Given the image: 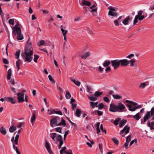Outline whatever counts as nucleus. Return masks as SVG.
Masks as SVG:
<instances>
[{
  "instance_id": "nucleus-4",
  "label": "nucleus",
  "mask_w": 154,
  "mask_h": 154,
  "mask_svg": "<svg viewBox=\"0 0 154 154\" xmlns=\"http://www.w3.org/2000/svg\"><path fill=\"white\" fill-rule=\"evenodd\" d=\"M108 9L109 10L108 12V15L113 17H116L118 16V14L117 11L118 8L112 6H109L108 8Z\"/></svg>"
},
{
  "instance_id": "nucleus-60",
  "label": "nucleus",
  "mask_w": 154,
  "mask_h": 154,
  "mask_svg": "<svg viewBox=\"0 0 154 154\" xmlns=\"http://www.w3.org/2000/svg\"><path fill=\"white\" fill-rule=\"evenodd\" d=\"M97 113L99 116H101L103 114V112L99 110H97Z\"/></svg>"
},
{
  "instance_id": "nucleus-17",
  "label": "nucleus",
  "mask_w": 154,
  "mask_h": 154,
  "mask_svg": "<svg viewBox=\"0 0 154 154\" xmlns=\"http://www.w3.org/2000/svg\"><path fill=\"white\" fill-rule=\"evenodd\" d=\"M125 102L126 103H128L127 104H129V105H131V106L132 105L134 106H135L137 105V103L128 100H125Z\"/></svg>"
},
{
  "instance_id": "nucleus-56",
  "label": "nucleus",
  "mask_w": 154,
  "mask_h": 154,
  "mask_svg": "<svg viewBox=\"0 0 154 154\" xmlns=\"http://www.w3.org/2000/svg\"><path fill=\"white\" fill-rule=\"evenodd\" d=\"M54 113L56 114H59L60 115H63L62 112L60 111H54Z\"/></svg>"
},
{
  "instance_id": "nucleus-59",
  "label": "nucleus",
  "mask_w": 154,
  "mask_h": 154,
  "mask_svg": "<svg viewBox=\"0 0 154 154\" xmlns=\"http://www.w3.org/2000/svg\"><path fill=\"white\" fill-rule=\"evenodd\" d=\"M87 30L89 34L91 35L93 34V32H92V31H91V29L89 27H87Z\"/></svg>"
},
{
  "instance_id": "nucleus-3",
  "label": "nucleus",
  "mask_w": 154,
  "mask_h": 154,
  "mask_svg": "<svg viewBox=\"0 0 154 154\" xmlns=\"http://www.w3.org/2000/svg\"><path fill=\"white\" fill-rule=\"evenodd\" d=\"M154 107H152L151 110L150 111H147L146 113L145 116L143 118L144 122H146L149 120L152 116L153 117L151 119L152 121L154 120Z\"/></svg>"
},
{
  "instance_id": "nucleus-15",
  "label": "nucleus",
  "mask_w": 154,
  "mask_h": 154,
  "mask_svg": "<svg viewBox=\"0 0 154 154\" xmlns=\"http://www.w3.org/2000/svg\"><path fill=\"white\" fill-rule=\"evenodd\" d=\"M90 56V53L89 51L86 52L84 54H82L81 56V58L83 59H85L87 58Z\"/></svg>"
},
{
  "instance_id": "nucleus-38",
  "label": "nucleus",
  "mask_w": 154,
  "mask_h": 154,
  "mask_svg": "<svg viewBox=\"0 0 154 154\" xmlns=\"http://www.w3.org/2000/svg\"><path fill=\"white\" fill-rule=\"evenodd\" d=\"M112 96L113 97L116 99H119L121 98H122V97L120 96L119 95L116 94V95H114V94H112Z\"/></svg>"
},
{
  "instance_id": "nucleus-30",
  "label": "nucleus",
  "mask_w": 154,
  "mask_h": 154,
  "mask_svg": "<svg viewBox=\"0 0 154 154\" xmlns=\"http://www.w3.org/2000/svg\"><path fill=\"white\" fill-rule=\"evenodd\" d=\"M140 114L139 112L137 113L135 115L133 116V117L137 120H139L141 118V117L139 116Z\"/></svg>"
},
{
  "instance_id": "nucleus-32",
  "label": "nucleus",
  "mask_w": 154,
  "mask_h": 154,
  "mask_svg": "<svg viewBox=\"0 0 154 154\" xmlns=\"http://www.w3.org/2000/svg\"><path fill=\"white\" fill-rule=\"evenodd\" d=\"M125 128V130H124L125 131V134H127L128 133L129 131L130 128L129 127H128V125H127L125 126L124 128Z\"/></svg>"
},
{
  "instance_id": "nucleus-21",
  "label": "nucleus",
  "mask_w": 154,
  "mask_h": 154,
  "mask_svg": "<svg viewBox=\"0 0 154 154\" xmlns=\"http://www.w3.org/2000/svg\"><path fill=\"white\" fill-rule=\"evenodd\" d=\"M110 63L111 62L109 60H106L104 61L103 65L104 67H106L108 66Z\"/></svg>"
},
{
  "instance_id": "nucleus-6",
  "label": "nucleus",
  "mask_w": 154,
  "mask_h": 154,
  "mask_svg": "<svg viewBox=\"0 0 154 154\" xmlns=\"http://www.w3.org/2000/svg\"><path fill=\"white\" fill-rule=\"evenodd\" d=\"M112 66L113 67L114 69H116L120 66L119 60H116L111 61Z\"/></svg>"
},
{
  "instance_id": "nucleus-42",
  "label": "nucleus",
  "mask_w": 154,
  "mask_h": 154,
  "mask_svg": "<svg viewBox=\"0 0 154 154\" xmlns=\"http://www.w3.org/2000/svg\"><path fill=\"white\" fill-rule=\"evenodd\" d=\"M66 97L67 99H69L71 97V95L70 93L67 91H66Z\"/></svg>"
},
{
  "instance_id": "nucleus-14",
  "label": "nucleus",
  "mask_w": 154,
  "mask_h": 154,
  "mask_svg": "<svg viewBox=\"0 0 154 154\" xmlns=\"http://www.w3.org/2000/svg\"><path fill=\"white\" fill-rule=\"evenodd\" d=\"M5 100L8 102H10L12 104H14L16 103L15 100L11 97H5Z\"/></svg>"
},
{
  "instance_id": "nucleus-45",
  "label": "nucleus",
  "mask_w": 154,
  "mask_h": 154,
  "mask_svg": "<svg viewBox=\"0 0 154 154\" xmlns=\"http://www.w3.org/2000/svg\"><path fill=\"white\" fill-rule=\"evenodd\" d=\"M129 61V63H130L131 66H134V63L135 62V60L132 59L130 60Z\"/></svg>"
},
{
  "instance_id": "nucleus-51",
  "label": "nucleus",
  "mask_w": 154,
  "mask_h": 154,
  "mask_svg": "<svg viewBox=\"0 0 154 154\" xmlns=\"http://www.w3.org/2000/svg\"><path fill=\"white\" fill-rule=\"evenodd\" d=\"M62 128L60 127H57L55 128L56 131L60 133H61Z\"/></svg>"
},
{
  "instance_id": "nucleus-35",
  "label": "nucleus",
  "mask_w": 154,
  "mask_h": 154,
  "mask_svg": "<svg viewBox=\"0 0 154 154\" xmlns=\"http://www.w3.org/2000/svg\"><path fill=\"white\" fill-rule=\"evenodd\" d=\"M20 52V50H18V51H16V53L15 54V58L16 59H18L19 58Z\"/></svg>"
},
{
  "instance_id": "nucleus-44",
  "label": "nucleus",
  "mask_w": 154,
  "mask_h": 154,
  "mask_svg": "<svg viewBox=\"0 0 154 154\" xmlns=\"http://www.w3.org/2000/svg\"><path fill=\"white\" fill-rule=\"evenodd\" d=\"M97 107H98V109H101L103 108L104 105L103 103H101L99 104L98 106H97Z\"/></svg>"
},
{
  "instance_id": "nucleus-25",
  "label": "nucleus",
  "mask_w": 154,
  "mask_h": 154,
  "mask_svg": "<svg viewBox=\"0 0 154 154\" xmlns=\"http://www.w3.org/2000/svg\"><path fill=\"white\" fill-rule=\"evenodd\" d=\"M61 122H59L58 125L57 126H60V125H63L65 126L66 125V121H65L63 119V118H61Z\"/></svg>"
},
{
  "instance_id": "nucleus-29",
  "label": "nucleus",
  "mask_w": 154,
  "mask_h": 154,
  "mask_svg": "<svg viewBox=\"0 0 154 154\" xmlns=\"http://www.w3.org/2000/svg\"><path fill=\"white\" fill-rule=\"evenodd\" d=\"M0 132L3 135H5L6 133V130L3 127H2L0 129Z\"/></svg>"
},
{
  "instance_id": "nucleus-18",
  "label": "nucleus",
  "mask_w": 154,
  "mask_h": 154,
  "mask_svg": "<svg viewBox=\"0 0 154 154\" xmlns=\"http://www.w3.org/2000/svg\"><path fill=\"white\" fill-rule=\"evenodd\" d=\"M82 4L83 5H85L90 7L91 5V3L85 0H82Z\"/></svg>"
},
{
  "instance_id": "nucleus-40",
  "label": "nucleus",
  "mask_w": 154,
  "mask_h": 154,
  "mask_svg": "<svg viewBox=\"0 0 154 154\" xmlns=\"http://www.w3.org/2000/svg\"><path fill=\"white\" fill-rule=\"evenodd\" d=\"M119 21L117 20H116L114 21V23L116 26H118L119 25H122V24L121 23L119 24Z\"/></svg>"
},
{
  "instance_id": "nucleus-34",
  "label": "nucleus",
  "mask_w": 154,
  "mask_h": 154,
  "mask_svg": "<svg viewBox=\"0 0 154 154\" xmlns=\"http://www.w3.org/2000/svg\"><path fill=\"white\" fill-rule=\"evenodd\" d=\"M121 119L120 118L116 119L114 121V124L116 125H117L120 121Z\"/></svg>"
},
{
  "instance_id": "nucleus-22",
  "label": "nucleus",
  "mask_w": 154,
  "mask_h": 154,
  "mask_svg": "<svg viewBox=\"0 0 154 154\" xmlns=\"http://www.w3.org/2000/svg\"><path fill=\"white\" fill-rule=\"evenodd\" d=\"M70 80L77 86H79L80 85L81 83L79 81H76L75 80L71 78L70 79Z\"/></svg>"
},
{
  "instance_id": "nucleus-33",
  "label": "nucleus",
  "mask_w": 154,
  "mask_h": 154,
  "mask_svg": "<svg viewBox=\"0 0 154 154\" xmlns=\"http://www.w3.org/2000/svg\"><path fill=\"white\" fill-rule=\"evenodd\" d=\"M81 114V111L80 109H77L76 110L75 115L78 117H79Z\"/></svg>"
},
{
  "instance_id": "nucleus-39",
  "label": "nucleus",
  "mask_w": 154,
  "mask_h": 154,
  "mask_svg": "<svg viewBox=\"0 0 154 154\" xmlns=\"http://www.w3.org/2000/svg\"><path fill=\"white\" fill-rule=\"evenodd\" d=\"M57 140L58 142L62 140L63 137L60 134H58L57 137Z\"/></svg>"
},
{
  "instance_id": "nucleus-31",
  "label": "nucleus",
  "mask_w": 154,
  "mask_h": 154,
  "mask_svg": "<svg viewBox=\"0 0 154 154\" xmlns=\"http://www.w3.org/2000/svg\"><path fill=\"white\" fill-rule=\"evenodd\" d=\"M127 122L126 120L123 119L122 120L119 124V126L120 127H122Z\"/></svg>"
},
{
  "instance_id": "nucleus-41",
  "label": "nucleus",
  "mask_w": 154,
  "mask_h": 154,
  "mask_svg": "<svg viewBox=\"0 0 154 154\" xmlns=\"http://www.w3.org/2000/svg\"><path fill=\"white\" fill-rule=\"evenodd\" d=\"M143 13V11L142 10L139 11H137L138 15H136L135 16L138 18L140 16L142 15Z\"/></svg>"
},
{
  "instance_id": "nucleus-24",
  "label": "nucleus",
  "mask_w": 154,
  "mask_h": 154,
  "mask_svg": "<svg viewBox=\"0 0 154 154\" xmlns=\"http://www.w3.org/2000/svg\"><path fill=\"white\" fill-rule=\"evenodd\" d=\"M17 128L15 126L13 125L9 128V131L10 133H13L16 130Z\"/></svg>"
},
{
  "instance_id": "nucleus-48",
  "label": "nucleus",
  "mask_w": 154,
  "mask_h": 154,
  "mask_svg": "<svg viewBox=\"0 0 154 154\" xmlns=\"http://www.w3.org/2000/svg\"><path fill=\"white\" fill-rule=\"evenodd\" d=\"M8 23L9 24L12 25H14V19H9L8 20Z\"/></svg>"
},
{
  "instance_id": "nucleus-5",
  "label": "nucleus",
  "mask_w": 154,
  "mask_h": 154,
  "mask_svg": "<svg viewBox=\"0 0 154 154\" xmlns=\"http://www.w3.org/2000/svg\"><path fill=\"white\" fill-rule=\"evenodd\" d=\"M103 92H100L98 91L95 92L94 96H88V98L91 101H96L97 100V97H99L102 94Z\"/></svg>"
},
{
  "instance_id": "nucleus-10",
  "label": "nucleus",
  "mask_w": 154,
  "mask_h": 154,
  "mask_svg": "<svg viewBox=\"0 0 154 154\" xmlns=\"http://www.w3.org/2000/svg\"><path fill=\"white\" fill-rule=\"evenodd\" d=\"M126 106L129 108L128 110L131 111H134L137 109L140 108L141 107V106L140 105H138L137 106L134 107H132L131 106L129 105V104H126Z\"/></svg>"
},
{
  "instance_id": "nucleus-27",
  "label": "nucleus",
  "mask_w": 154,
  "mask_h": 154,
  "mask_svg": "<svg viewBox=\"0 0 154 154\" xmlns=\"http://www.w3.org/2000/svg\"><path fill=\"white\" fill-rule=\"evenodd\" d=\"M90 106H92V108H94L95 107H97L98 102L94 103L93 102H90Z\"/></svg>"
},
{
  "instance_id": "nucleus-43",
  "label": "nucleus",
  "mask_w": 154,
  "mask_h": 154,
  "mask_svg": "<svg viewBox=\"0 0 154 154\" xmlns=\"http://www.w3.org/2000/svg\"><path fill=\"white\" fill-rule=\"evenodd\" d=\"M146 85V83H141L140 84L139 88L143 89L145 87Z\"/></svg>"
},
{
  "instance_id": "nucleus-20",
  "label": "nucleus",
  "mask_w": 154,
  "mask_h": 154,
  "mask_svg": "<svg viewBox=\"0 0 154 154\" xmlns=\"http://www.w3.org/2000/svg\"><path fill=\"white\" fill-rule=\"evenodd\" d=\"M147 125L150 128L151 130H154V122H150L149 121L147 123Z\"/></svg>"
},
{
  "instance_id": "nucleus-52",
  "label": "nucleus",
  "mask_w": 154,
  "mask_h": 154,
  "mask_svg": "<svg viewBox=\"0 0 154 154\" xmlns=\"http://www.w3.org/2000/svg\"><path fill=\"white\" fill-rule=\"evenodd\" d=\"M100 129L102 131L104 132L105 134H106V130L105 129H103V125L101 124L100 126Z\"/></svg>"
},
{
  "instance_id": "nucleus-46",
  "label": "nucleus",
  "mask_w": 154,
  "mask_h": 154,
  "mask_svg": "<svg viewBox=\"0 0 154 154\" xmlns=\"http://www.w3.org/2000/svg\"><path fill=\"white\" fill-rule=\"evenodd\" d=\"M39 46H40L41 45H44L45 44V42L43 40L40 41L39 42Z\"/></svg>"
},
{
  "instance_id": "nucleus-63",
  "label": "nucleus",
  "mask_w": 154,
  "mask_h": 154,
  "mask_svg": "<svg viewBox=\"0 0 154 154\" xmlns=\"http://www.w3.org/2000/svg\"><path fill=\"white\" fill-rule=\"evenodd\" d=\"M69 130L65 132V133L64 135V139L65 140L66 139V137L67 135L69 133Z\"/></svg>"
},
{
  "instance_id": "nucleus-57",
  "label": "nucleus",
  "mask_w": 154,
  "mask_h": 154,
  "mask_svg": "<svg viewBox=\"0 0 154 154\" xmlns=\"http://www.w3.org/2000/svg\"><path fill=\"white\" fill-rule=\"evenodd\" d=\"M103 100L104 101H105L107 103H108L110 101L109 98L107 97H103Z\"/></svg>"
},
{
  "instance_id": "nucleus-7",
  "label": "nucleus",
  "mask_w": 154,
  "mask_h": 154,
  "mask_svg": "<svg viewBox=\"0 0 154 154\" xmlns=\"http://www.w3.org/2000/svg\"><path fill=\"white\" fill-rule=\"evenodd\" d=\"M17 95L18 96L17 99L19 103H22L24 101V93L22 94L21 93H18L17 94Z\"/></svg>"
},
{
  "instance_id": "nucleus-2",
  "label": "nucleus",
  "mask_w": 154,
  "mask_h": 154,
  "mask_svg": "<svg viewBox=\"0 0 154 154\" xmlns=\"http://www.w3.org/2000/svg\"><path fill=\"white\" fill-rule=\"evenodd\" d=\"M126 109L125 106L122 102H119L117 105L112 103L110 104L109 111L112 112H122Z\"/></svg>"
},
{
  "instance_id": "nucleus-58",
  "label": "nucleus",
  "mask_w": 154,
  "mask_h": 154,
  "mask_svg": "<svg viewBox=\"0 0 154 154\" xmlns=\"http://www.w3.org/2000/svg\"><path fill=\"white\" fill-rule=\"evenodd\" d=\"M137 20H138V18L135 16L134 20L133 23L134 24H135L137 23Z\"/></svg>"
},
{
  "instance_id": "nucleus-61",
  "label": "nucleus",
  "mask_w": 154,
  "mask_h": 154,
  "mask_svg": "<svg viewBox=\"0 0 154 154\" xmlns=\"http://www.w3.org/2000/svg\"><path fill=\"white\" fill-rule=\"evenodd\" d=\"M135 142L136 143H137V140L136 139H134V140H132L131 141L130 145L131 146Z\"/></svg>"
},
{
  "instance_id": "nucleus-54",
  "label": "nucleus",
  "mask_w": 154,
  "mask_h": 154,
  "mask_svg": "<svg viewBox=\"0 0 154 154\" xmlns=\"http://www.w3.org/2000/svg\"><path fill=\"white\" fill-rule=\"evenodd\" d=\"M3 62L5 64H9V61H8V60L5 58H3Z\"/></svg>"
},
{
  "instance_id": "nucleus-1",
  "label": "nucleus",
  "mask_w": 154,
  "mask_h": 154,
  "mask_svg": "<svg viewBox=\"0 0 154 154\" xmlns=\"http://www.w3.org/2000/svg\"><path fill=\"white\" fill-rule=\"evenodd\" d=\"M29 38L27 41V43L28 44V45L25 48V51L22 54L21 56L25 62L28 61L30 62L32 59V56L33 55V48L31 42L29 43Z\"/></svg>"
},
{
  "instance_id": "nucleus-36",
  "label": "nucleus",
  "mask_w": 154,
  "mask_h": 154,
  "mask_svg": "<svg viewBox=\"0 0 154 154\" xmlns=\"http://www.w3.org/2000/svg\"><path fill=\"white\" fill-rule=\"evenodd\" d=\"M112 140L116 145H119V142L118 140L115 138H112Z\"/></svg>"
},
{
  "instance_id": "nucleus-28",
  "label": "nucleus",
  "mask_w": 154,
  "mask_h": 154,
  "mask_svg": "<svg viewBox=\"0 0 154 154\" xmlns=\"http://www.w3.org/2000/svg\"><path fill=\"white\" fill-rule=\"evenodd\" d=\"M11 69H9L8 71L7 79L8 80H10L11 79Z\"/></svg>"
},
{
  "instance_id": "nucleus-26",
  "label": "nucleus",
  "mask_w": 154,
  "mask_h": 154,
  "mask_svg": "<svg viewBox=\"0 0 154 154\" xmlns=\"http://www.w3.org/2000/svg\"><path fill=\"white\" fill-rule=\"evenodd\" d=\"M50 135L51 138L54 141L55 140V137H56L57 134L55 133H52L50 134Z\"/></svg>"
},
{
  "instance_id": "nucleus-16",
  "label": "nucleus",
  "mask_w": 154,
  "mask_h": 154,
  "mask_svg": "<svg viewBox=\"0 0 154 154\" xmlns=\"http://www.w3.org/2000/svg\"><path fill=\"white\" fill-rule=\"evenodd\" d=\"M45 146L48 152H50L51 151V148L50 143L48 142L47 140H45Z\"/></svg>"
},
{
  "instance_id": "nucleus-64",
  "label": "nucleus",
  "mask_w": 154,
  "mask_h": 154,
  "mask_svg": "<svg viewBox=\"0 0 154 154\" xmlns=\"http://www.w3.org/2000/svg\"><path fill=\"white\" fill-rule=\"evenodd\" d=\"M145 18L144 16L142 15L140 16L138 18V20H142L143 19H144Z\"/></svg>"
},
{
  "instance_id": "nucleus-49",
  "label": "nucleus",
  "mask_w": 154,
  "mask_h": 154,
  "mask_svg": "<svg viewBox=\"0 0 154 154\" xmlns=\"http://www.w3.org/2000/svg\"><path fill=\"white\" fill-rule=\"evenodd\" d=\"M61 30L63 33V35H66V34L67 32V31L66 30H65L63 28H61Z\"/></svg>"
},
{
  "instance_id": "nucleus-62",
  "label": "nucleus",
  "mask_w": 154,
  "mask_h": 154,
  "mask_svg": "<svg viewBox=\"0 0 154 154\" xmlns=\"http://www.w3.org/2000/svg\"><path fill=\"white\" fill-rule=\"evenodd\" d=\"M99 70V72L101 73L102 72L104 69V68H102L101 66H100L98 67Z\"/></svg>"
},
{
  "instance_id": "nucleus-8",
  "label": "nucleus",
  "mask_w": 154,
  "mask_h": 154,
  "mask_svg": "<svg viewBox=\"0 0 154 154\" xmlns=\"http://www.w3.org/2000/svg\"><path fill=\"white\" fill-rule=\"evenodd\" d=\"M21 28L19 29L18 31H16L15 33H16V34H17V38L18 40H21L23 38V35L21 32Z\"/></svg>"
},
{
  "instance_id": "nucleus-55",
  "label": "nucleus",
  "mask_w": 154,
  "mask_h": 154,
  "mask_svg": "<svg viewBox=\"0 0 154 154\" xmlns=\"http://www.w3.org/2000/svg\"><path fill=\"white\" fill-rule=\"evenodd\" d=\"M21 63V61L20 60L18 59L17 61H16V66H20V65Z\"/></svg>"
},
{
  "instance_id": "nucleus-11",
  "label": "nucleus",
  "mask_w": 154,
  "mask_h": 154,
  "mask_svg": "<svg viewBox=\"0 0 154 154\" xmlns=\"http://www.w3.org/2000/svg\"><path fill=\"white\" fill-rule=\"evenodd\" d=\"M58 124L55 117L52 118L50 120V126L51 127H54V125L57 126Z\"/></svg>"
},
{
  "instance_id": "nucleus-9",
  "label": "nucleus",
  "mask_w": 154,
  "mask_h": 154,
  "mask_svg": "<svg viewBox=\"0 0 154 154\" xmlns=\"http://www.w3.org/2000/svg\"><path fill=\"white\" fill-rule=\"evenodd\" d=\"M120 65L122 66H126L129 64V61L126 59L119 60Z\"/></svg>"
},
{
  "instance_id": "nucleus-50",
  "label": "nucleus",
  "mask_w": 154,
  "mask_h": 154,
  "mask_svg": "<svg viewBox=\"0 0 154 154\" xmlns=\"http://www.w3.org/2000/svg\"><path fill=\"white\" fill-rule=\"evenodd\" d=\"M39 56L38 55H34V57L33 59V60L35 62H37V60L39 58Z\"/></svg>"
},
{
  "instance_id": "nucleus-13",
  "label": "nucleus",
  "mask_w": 154,
  "mask_h": 154,
  "mask_svg": "<svg viewBox=\"0 0 154 154\" xmlns=\"http://www.w3.org/2000/svg\"><path fill=\"white\" fill-rule=\"evenodd\" d=\"M131 18L130 17V16H128L123 20L122 23L124 25H128L129 22L131 21Z\"/></svg>"
},
{
  "instance_id": "nucleus-23",
  "label": "nucleus",
  "mask_w": 154,
  "mask_h": 154,
  "mask_svg": "<svg viewBox=\"0 0 154 154\" xmlns=\"http://www.w3.org/2000/svg\"><path fill=\"white\" fill-rule=\"evenodd\" d=\"M36 120V117L35 114L34 113H33L32 116L31 118V122L32 123V125H34L33 122Z\"/></svg>"
},
{
  "instance_id": "nucleus-53",
  "label": "nucleus",
  "mask_w": 154,
  "mask_h": 154,
  "mask_svg": "<svg viewBox=\"0 0 154 154\" xmlns=\"http://www.w3.org/2000/svg\"><path fill=\"white\" fill-rule=\"evenodd\" d=\"M131 135H129L126 138V142L129 143L131 140Z\"/></svg>"
},
{
  "instance_id": "nucleus-19",
  "label": "nucleus",
  "mask_w": 154,
  "mask_h": 154,
  "mask_svg": "<svg viewBox=\"0 0 154 154\" xmlns=\"http://www.w3.org/2000/svg\"><path fill=\"white\" fill-rule=\"evenodd\" d=\"M66 149V146H64L61 149V150L62 151H63L64 153H66V154H72V152L71 150L69 149L68 151H65Z\"/></svg>"
},
{
  "instance_id": "nucleus-12",
  "label": "nucleus",
  "mask_w": 154,
  "mask_h": 154,
  "mask_svg": "<svg viewBox=\"0 0 154 154\" xmlns=\"http://www.w3.org/2000/svg\"><path fill=\"white\" fill-rule=\"evenodd\" d=\"M19 25V23L18 22L17 23V24L15 26V27H12L13 29L12 31V35L13 36H15L16 35V33H15L16 31H18L19 29L20 28L19 27H18V26Z\"/></svg>"
},
{
  "instance_id": "nucleus-37",
  "label": "nucleus",
  "mask_w": 154,
  "mask_h": 154,
  "mask_svg": "<svg viewBox=\"0 0 154 154\" xmlns=\"http://www.w3.org/2000/svg\"><path fill=\"white\" fill-rule=\"evenodd\" d=\"M91 12L94 15L96 16L97 15V9L96 8L92 9L91 10Z\"/></svg>"
},
{
  "instance_id": "nucleus-47",
  "label": "nucleus",
  "mask_w": 154,
  "mask_h": 154,
  "mask_svg": "<svg viewBox=\"0 0 154 154\" xmlns=\"http://www.w3.org/2000/svg\"><path fill=\"white\" fill-rule=\"evenodd\" d=\"M48 77L49 79V80L51 82L53 83H55V81L54 80V79L52 78V76L51 75H48Z\"/></svg>"
}]
</instances>
